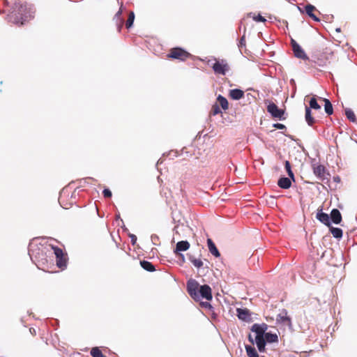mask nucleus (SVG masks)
<instances>
[{
	"label": "nucleus",
	"mask_w": 357,
	"mask_h": 357,
	"mask_svg": "<svg viewBox=\"0 0 357 357\" xmlns=\"http://www.w3.org/2000/svg\"><path fill=\"white\" fill-rule=\"evenodd\" d=\"M33 12L27 3L20 0L14 3L11 12L8 15V21L17 24L23 25L26 22L33 17Z\"/></svg>",
	"instance_id": "f257e3e1"
},
{
	"label": "nucleus",
	"mask_w": 357,
	"mask_h": 357,
	"mask_svg": "<svg viewBox=\"0 0 357 357\" xmlns=\"http://www.w3.org/2000/svg\"><path fill=\"white\" fill-rule=\"evenodd\" d=\"M316 59L319 66H325L334 60V52L331 47H326L317 54Z\"/></svg>",
	"instance_id": "f03ea898"
},
{
	"label": "nucleus",
	"mask_w": 357,
	"mask_h": 357,
	"mask_svg": "<svg viewBox=\"0 0 357 357\" xmlns=\"http://www.w3.org/2000/svg\"><path fill=\"white\" fill-rule=\"evenodd\" d=\"M167 58L184 61L192 56L191 54L181 47H174L169 50Z\"/></svg>",
	"instance_id": "7ed1b4c3"
},
{
	"label": "nucleus",
	"mask_w": 357,
	"mask_h": 357,
	"mask_svg": "<svg viewBox=\"0 0 357 357\" xmlns=\"http://www.w3.org/2000/svg\"><path fill=\"white\" fill-rule=\"evenodd\" d=\"M52 249L54 250V253L56 257L57 266L63 269L67 265L66 255L63 253L62 249L58 247L52 246Z\"/></svg>",
	"instance_id": "20e7f679"
},
{
	"label": "nucleus",
	"mask_w": 357,
	"mask_h": 357,
	"mask_svg": "<svg viewBox=\"0 0 357 357\" xmlns=\"http://www.w3.org/2000/svg\"><path fill=\"white\" fill-rule=\"evenodd\" d=\"M213 70L216 74L225 75L229 70V66L225 60L216 61L213 65Z\"/></svg>",
	"instance_id": "39448f33"
},
{
	"label": "nucleus",
	"mask_w": 357,
	"mask_h": 357,
	"mask_svg": "<svg viewBox=\"0 0 357 357\" xmlns=\"http://www.w3.org/2000/svg\"><path fill=\"white\" fill-rule=\"evenodd\" d=\"M267 111L273 118L279 119H284L283 118L284 111L282 109H279L274 102H269L267 106Z\"/></svg>",
	"instance_id": "423d86ee"
},
{
	"label": "nucleus",
	"mask_w": 357,
	"mask_h": 357,
	"mask_svg": "<svg viewBox=\"0 0 357 357\" xmlns=\"http://www.w3.org/2000/svg\"><path fill=\"white\" fill-rule=\"evenodd\" d=\"M291 44L292 47V50L294 54L296 57L302 59L303 60H307L308 57L303 51V50L301 47V46L294 40L291 39Z\"/></svg>",
	"instance_id": "0eeeda50"
},
{
	"label": "nucleus",
	"mask_w": 357,
	"mask_h": 357,
	"mask_svg": "<svg viewBox=\"0 0 357 357\" xmlns=\"http://www.w3.org/2000/svg\"><path fill=\"white\" fill-rule=\"evenodd\" d=\"M188 292L195 300H199V284L196 282H190L187 285Z\"/></svg>",
	"instance_id": "6e6552de"
},
{
	"label": "nucleus",
	"mask_w": 357,
	"mask_h": 357,
	"mask_svg": "<svg viewBox=\"0 0 357 357\" xmlns=\"http://www.w3.org/2000/svg\"><path fill=\"white\" fill-rule=\"evenodd\" d=\"M313 172L321 181L328 179L327 176L329 175L328 173H326V168L322 165H313Z\"/></svg>",
	"instance_id": "1a4fd4ad"
},
{
	"label": "nucleus",
	"mask_w": 357,
	"mask_h": 357,
	"mask_svg": "<svg viewBox=\"0 0 357 357\" xmlns=\"http://www.w3.org/2000/svg\"><path fill=\"white\" fill-rule=\"evenodd\" d=\"M199 298L202 297L207 301H211L213 298L211 288L207 284L202 285L199 287Z\"/></svg>",
	"instance_id": "9d476101"
},
{
	"label": "nucleus",
	"mask_w": 357,
	"mask_h": 357,
	"mask_svg": "<svg viewBox=\"0 0 357 357\" xmlns=\"http://www.w3.org/2000/svg\"><path fill=\"white\" fill-rule=\"evenodd\" d=\"M276 321L280 324H283L289 326H291V318L287 315V312L286 310H283L281 313L278 314Z\"/></svg>",
	"instance_id": "9b49d317"
},
{
	"label": "nucleus",
	"mask_w": 357,
	"mask_h": 357,
	"mask_svg": "<svg viewBox=\"0 0 357 357\" xmlns=\"http://www.w3.org/2000/svg\"><path fill=\"white\" fill-rule=\"evenodd\" d=\"M306 14L315 22H319V18L315 15V12L319 13L315 6L311 4H307L304 7Z\"/></svg>",
	"instance_id": "f8f14e48"
},
{
	"label": "nucleus",
	"mask_w": 357,
	"mask_h": 357,
	"mask_svg": "<svg viewBox=\"0 0 357 357\" xmlns=\"http://www.w3.org/2000/svg\"><path fill=\"white\" fill-rule=\"evenodd\" d=\"M316 218L318 220H319L321 223L324 224L325 225L328 227L331 226L330 217L327 213L322 212L321 208L317 209Z\"/></svg>",
	"instance_id": "ddd939ff"
},
{
	"label": "nucleus",
	"mask_w": 357,
	"mask_h": 357,
	"mask_svg": "<svg viewBox=\"0 0 357 357\" xmlns=\"http://www.w3.org/2000/svg\"><path fill=\"white\" fill-rule=\"evenodd\" d=\"M268 329V326L267 324H255L252 326V331L256 333L257 335L256 336H264L265 334H266V331Z\"/></svg>",
	"instance_id": "4468645a"
},
{
	"label": "nucleus",
	"mask_w": 357,
	"mask_h": 357,
	"mask_svg": "<svg viewBox=\"0 0 357 357\" xmlns=\"http://www.w3.org/2000/svg\"><path fill=\"white\" fill-rule=\"evenodd\" d=\"M237 316L240 319L243 321H248L251 319V314L249 310L248 309L238 308Z\"/></svg>",
	"instance_id": "2eb2a0df"
},
{
	"label": "nucleus",
	"mask_w": 357,
	"mask_h": 357,
	"mask_svg": "<svg viewBox=\"0 0 357 357\" xmlns=\"http://www.w3.org/2000/svg\"><path fill=\"white\" fill-rule=\"evenodd\" d=\"M229 96L233 100H240L244 97V91L238 89H231Z\"/></svg>",
	"instance_id": "dca6fc26"
},
{
	"label": "nucleus",
	"mask_w": 357,
	"mask_h": 357,
	"mask_svg": "<svg viewBox=\"0 0 357 357\" xmlns=\"http://www.w3.org/2000/svg\"><path fill=\"white\" fill-rule=\"evenodd\" d=\"M331 219L332 222L336 225L340 224L342 221V215L337 208H333L331 212Z\"/></svg>",
	"instance_id": "f3484780"
},
{
	"label": "nucleus",
	"mask_w": 357,
	"mask_h": 357,
	"mask_svg": "<svg viewBox=\"0 0 357 357\" xmlns=\"http://www.w3.org/2000/svg\"><path fill=\"white\" fill-rule=\"evenodd\" d=\"M255 342H256L257 347L258 348V350L260 352H264L266 350V349H265L266 340H265L264 336H261V337L256 336Z\"/></svg>",
	"instance_id": "a211bd4d"
},
{
	"label": "nucleus",
	"mask_w": 357,
	"mask_h": 357,
	"mask_svg": "<svg viewBox=\"0 0 357 357\" xmlns=\"http://www.w3.org/2000/svg\"><path fill=\"white\" fill-rule=\"evenodd\" d=\"M278 185L282 189H289L291 185V182L290 178L282 177L278 180Z\"/></svg>",
	"instance_id": "6ab92c4d"
},
{
	"label": "nucleus",
	"mask_w": 357,
	"mask_h": 357,
	"mask_svg": "<svg viewBox=\"0 0 357 357\" xmlns=\"http://www.w3.org/2000/svg\"><path fill=\"white\" fill-rule=\"evenodd\" d=\"M207 244H208V250H209L210 252L216 257H220V254L218 250L217 249L215 243L213 242V241L211 238H208Z\"/></svg>",
	"instance_id": "aec40b11"
},
{
	"label": "nucleus",
	"mask_w": 357,
	"mask_h": 357,
	"mask_svg": "<svg viewBox=\"0 0 357 357\" xmlns=\"http://www.w3.org/2000/svg\"><path fill=\"white\" fill-rule=\"evenodd\" d=\"M319 99L324 102V109L328 115H331L333 113V108L331 101L328 99L319 98Z\"/></svg>",
	"instance_id": "412c9836"
},
{
	"label": "nucleus",
	"mask_w": 357,
	"mask_h": 357,
	"mask_svg": "<svg viewBox=\"0 0 357 357\" xmlns=\"http://www.w3.org/2000/svg\"><path fill=\"white\" fill-rule=\"evenodd\" d=\"M190 248V243L187 241H181L176 243V252L186 251Z\"/></svg>",
	"instance_id": "4be33fe9"
},
{
	"label": "nucleus",
	"mask_w": 357,
	"mask_h": 357,
	"mask_svg": "<svg viewBox=\"0 0 357 357\" xmlns=\"http://www.w3.org/2000/svg\"><path fill=\"white\" fill-rule=\"evenodd\" d=\"M217 101L219 103V106L222 107L223 110H227L229 108V102L227 100L222 96V95H219L217 98Z\"/></svg>",
	"instance_id": "5701e85b"
},
{
	"label": "nucleus",
	"mask_w": 357,
	"mask_h": 357,
	"mask_svg": "<svg viewBox=\"0 0 357 357\" xmlns=\"http://www.w3.org/2000/svg\"><path fill=\"white\" fill-rule=\"evenodd\" d=\"M305 121L309 126H312L315 121L314 119L312 116L311 109L308 107H305Z\"/></svg>",
	"instance_id": "b1692460"
},
{
	"label": "nucleus",
	"mask_w": 357,
	"mask_h": 357,
	"mask_svg": "<svg viewBox=\"0 0 357 357\" xmlns=\"http://www.w3.org/2000/svg\"><path fill=\"white\" fill-rule=\"evenodd\" d=\"M265 340L269 343H274L278 342V336L275 333H266L264 335Z\"/></svg>",
	"instance_id": "393cba45"
},
{
	"label": "nucleus",
	"mask_w": 357,
	"mask_h": 357,
	"mask_svg": "<svg viewBox=\"0 0 357 357\" xmlns=\"http://www.w3.org/2000/svg\"><path fill=\"white\" fill-rule=\"evenodd\" d=\"M140 265L146 271L149 272H153L155 271V267L152 264V263L148 261H140Z\"/></svg>",
	"instance_id": "a878e982"
},
{
	"label": "nucleus",
	"mask_w": 357,
	"mask_h": 357,
	"mask_svg": "<svg viewBox=\"0 0 357 357\" xmlns=\"http://www.w3.org/2000/svg\"><path fill=\"white\" fill-rule=\"evenodd\" d=\"M330 228V231L333 236V237L336 238H340L342 236L343 232L342 230L337 227H328Z\"/></svg>",
	"instance_id": "bb28decb"
},
{
	"label": "nucleus",
	"mask_w": 357,
	"mask_h": 357,
	"mask_svg": "<svg viewBox=\"0 0 357 357\" xmlns=\"http://www.w3.org/2000/svg\"><path fill=\"white\" fill-rule=\"evenodd\" d=\"M189 260L194 265L195 267L199 268L203 266V261L201 259L195 258L194 256L190 255Z\"/></svg>",
	"instance_id": "cd10ccee"
},
{
	"label": "nucleus",
	"mask_w": 357,
	"mask_h": 357,
	"mask_svg": "<svg viewBox=\"0 0 357 357\" xmlns=\"http://www.w3.org/2000/svg\"><path fill=\"white\" fill-rule=\"evenodd\" d=\"M245 350L248 357H259V355L255 347L250 345H245Z\"/></svg>",
	"instance_id": "c85d7f7f"
},
{
	"label": "nucleus",
	"mask_w": 357,
	"mask_h": 357,
	"mask_svg": "<svg viewBox=\"0 0 357 357\" xmlns=\"http://www.w3.org/2000/svg\"><path fill=\"white\" fill-rule=\"evenodd\" d=\"M309 105H310V109H321V106L318 104L317 102V100L315 98V96L312 97L310 100V102H309Z\"/></svg>",
	"instance_id": "c756f323"
},
{
	"label": "nucleus",
	"mask_w": 357,
	"mask_h": 357,
	"mask_svg": "<svg viewBox=\"0 0 357 357\" xmlns=\"http://www.w3.org/2000/svg\"><path fill=\"white\" fill-rule=\"evenodd\" d=\"M91 355L93 357H107L102 354L101 350L98 347H93L91 350Z\"/></svg>",
	"instance_id": "7c9ffc66"
},
{
	"label": "nucleus",
	"mask_w": 357,
	"mask_h": 357,
	"mask_svg": "<svg viewBox=\"0 0 357 357\" xmlns=\"http://www.w3.org/2000/svg\"><path fill=\"white\" fill-rule=\"evenodd\" d=\"M345 114L347 116V118L349 121H351V122H356V115H355L354 112L351 109H347L345 110Z\"/></svg>",
	"instance_id": "2f4dec72"
},
{
	"label": "nucleus",
	"mask_w": 357,
	"mask_h": 357,
	"mask_svg": "<svg viewBox=\"0 0 357 357\" xmlns=\"http://www.w3.org/2000/svg\"><path fill=\"white\" fill-rule=\"evenodd\" d=\"M134 20H135V14L133 12H130L128 15L126 23V26L127 29H129L132 26Z\"/></svg>",
	"instance_id": "473e14b6"
},
{
	"label": "nucleus",
	"mask_w": 357,
	"mask_h": 357,
	"mask_svg": "<svg viewBox=\"0 0 357 357\" xmlns=\"http://www.w3.org/2000/svg\"><path fill=\"white\" fill-rule=\"evenodd\" d=\"M284 167H285V169H286V170L287 172V174H288L289 176L294 180V174L293 172L291 171V165H290V162L288 160L285 161Z\"/></svg>",
	"instance_id": "72a5a7b5"
},
{
	"label": "nucleus",
	"mask_w": 357,
	"mask_h": 357,
	"mask_svg": "<svg viewBox=\"0 0 357 357\" xmlns=\"http://www.w3.org/2000/svg\"><path fill=\"white\" fill-rule=\"evenodd\" d=\"M114 20L116 21V24L117 26V30L119 32H120L123 27V19L122 17H119V20L118 18H115V16H114Z\"/></svg>",
	"instance_id": "f704fd0d"
},
{
	"label": "nucleus",
	"mask_w": 357,
	"mask_h": 357,
	"mask_svg": "<svg viewBox=\"0 0 357 357\" xmlns=\"http://www.w3.org/2000/svg\"><path fill=\"white\" fill-rule=\"evenodd\" d=\"M211 113V114H213L214 116L221 113L220 106L217 104L213 105L212 106Z\"/></svg>",
	"instance_id": "c9c22d12"
},
{
	"label": "nucleus",
	"mask_w": 357,
	"mask_h": 357,
	"mask_svg": "<svg viewBox=\"0 0 357 357\" xmlns=\"http://www.w3.org/2000/svg\"><path fill=\"white\" fill-rule=\"evenodd\" d=\"M252 18L256 22H265L266 21V20L260 14H258L257 15H254Z\"/></svg>",
	"instance_id": "e433bc0d"
},
{
	"label": "nucleus",
	"mask_w": 357,
	"mask_h": 357,
	"mask_svg": "<svg viewBox=\"0 0 357 357\" xmlns=\"http://www.w3.org/2000/svg\"><path fill=\"white\" fill-rule=\"evenodd\" d=\"M102 195L105 198H110L112 197V192L109 189H104L102 191Z\"/></svg>",
	"instance_id": "4c0bfd02"
},
{
	"label": "nucleus",
	"mask_w": 357,
	"mask_h": 357,
	"mask_svg": "<svg viewBox=\"0 0 357 357\" xmlns=\"http://www.w3.org/2000/svg\"><path fill=\"white\" fill-rule=\"evenodd\" d=\"M273 127L275 128L280 129V130H283V129L286 128V126L284 124L279 123H274Z\"/></svg>",
	"instance_id": "58836bf2"
},
{
	"label": "nucleus",
	"mask_w": 357,
	"mask_h": 357,
	"mask_svg": "<svg viewBox=\"0 0 357 357\" xmlns=\"http://www.w3.org/2000/svg\"><path fill=\"white\" fill-rule=\"evenodd\" d=\"M245 36H243L240 40L239 46L242 47V46H245Z\"/></svg>",
	"instance_id": "ea45409f"
},
{
	"label": "nucleus",
	"mask_w": 357,
	"mask_h": 357,
	"mask_svg": "<svg viewBox=\"0 0 357 357\" xmlns=\"http://www.w3.org/2000/svg\"><path fill=\"white\" fill-rule=\"evenodd\" d=\"M130 237L131 238V242H132V245H135V243H136V241H137V237H136V236H135V235H134V234H131V235L130 236Z\"/></svg>",
	"instance_id": "a19ab883"
},
{
	"label": "nucleus",
	"mask_w": 357,
	"mask_h": 357,
	"mask_svg": "<svg viewBox=\"0 0 357 357\" xmlns=\"http://www.w3.org/2000/svg\"><path fill=\"white\" fill-rule=\"evenodd\" d=\"M121 13L122 10L120 8L119 10L115 14V18H118L119 20V17H121Z\"/></svg>",
	"instance_id": "79ce46f5"
},
{
	"label": "nucleus",
	"mask_w": 357,
	"mask_h": 357,
	"mask_svg": "<svg viewBox=\"0 0 357 357\" xmlns=\"http://www.w3.org/2000/svg\"><path fill=\"white\" fill-rule=\"evenodd\" d=\"M248 340L252 344L254 343L253 339L252 338L250 335H249Z\"/></svg>",
	"instance_id": "37998d69"
},
{
	"label": "nucleus",
	"mask_w": 357,
	"mask_h": 357,
	"mask_svg": "<svg viewBox=\"0 0 357 357\" xmlns=\"http://www.w3.org/2000/svg\"><path fill=\"white\" fill-rule=\"evenodd\" d=\"M3 4H4L5 6H8V0H3Z\"/></svg>",
	"instance_id": "c03bdc74"
}]
</instances>
